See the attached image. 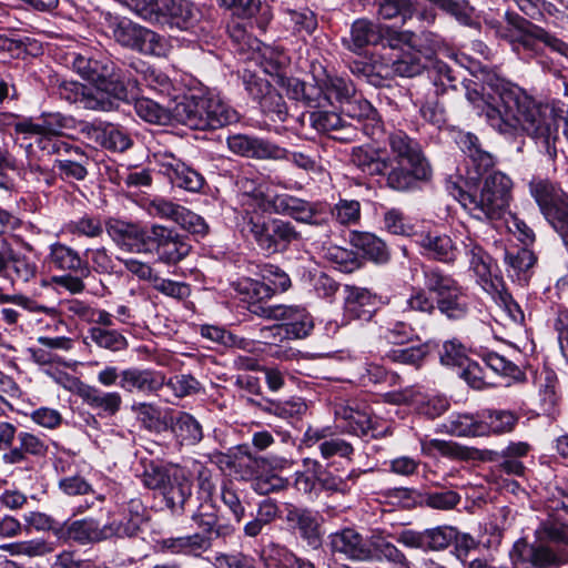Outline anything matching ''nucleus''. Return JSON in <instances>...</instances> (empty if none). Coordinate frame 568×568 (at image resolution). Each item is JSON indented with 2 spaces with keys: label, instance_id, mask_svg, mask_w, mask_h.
Returning a JSON list of instances; mask_svg holds the SVG:
<instances>
[{
  "label": "nucleus",
  "instance_id": "f257e3e1",
  "mask_svg": "<svg viewBox=\"0 0 568 568\" xmlns=\"http://www.w3.org/2000/svg\"><path fill=\"white\" fill-rule=\"evenodd\" d=\"M568 140V118L562 109L535 102L518 85L499 79V132L526 131L539 140L547 154L557 156L559 128Z\"/></svg>",
  "mask_w": 568,
  "mask_h": 568
},
{
  "label": "nucleus",
  "instance_id": "f03ea898",
  "mask_svg": "<svg viewBox=\"0 0 568 568\" xmlns=\"http://www.w3.org/2000/svg\"><path fill=\"white\" fill-rule=\"evenodd\" d=\"M173 118L192 130H216L239 121V113L219 95H187L179 101Z\"/></svg>",
  "mask_w": 568,
  "mask_h": 568
},
{
  "label": "nucleus",
  "instance_id": "7ed1b4c3",
  "mask_svg": "<svg viewBox=\"0 0 568 568\" xmlns=\"http://www.w3.org/2000/svg\"><path fill=\"white\" fill-rule=\"evenodd\" d=\"M142 481L145 487L159 490L165 506L173 515H182L192 497V480L185 468L174 464L151 462L144 468Z\"/></svg>",
  "mask_w": 568,
  "mask_h": 568
},
{
  "label": "nucleus",
  "instance_id": "20e7f679",
  "mask_svg": "<svg viewBox=\"0 0 568 568\" xmlns=\"http://www.w3.org/2000/svg\"><path fill=\"white\" fill-rule=\"evenodd\" d=\"M109 28L112 38L122 47L143 54L165 57L170 52L169 40L129 19H114Z\"/></svg>",
  "mask_w": 568,
  "mask_h": 568
},
{
  "label": "nucleus",
  "instance_id": "39448f33",
  "mask_svg": "<svg viewBox=\"0 0 568 568\" xmlns=\"http://www.w3.org/2000/svg\"><path fill=\"white\" fill-rule=\"evenodd\" d=\"M506 20L514 30L499 33V38L507 41L514 51L518 52L520 47L526 50H534L536 41H541L554 51L568 58V44L541 27L534 24L510 10L506 12Z\"/></svg>",
  "mask_w": 568,
  "mask_h": 568
},
{
  "label": "nucleus",
  "instance_id": "423d86ee",
  "mask_svg": "<svg viewBox=\"0 0 568 568\" xmlns=\"http://www.w3.org/2000/svg\"><path fill=\"white\" fill-rule=\"evenodd\" d=\"M85 88L82 108L98 112H110L119 108L120 102L129 101L130 94L125 77L121 70L92 82Z\"/></svg>",
  "mask_w": 568,
  "mask_h": 568
},
{
  "label": "nucleus",
  "instance_id": "0eeeda50",
  "mask_svg": "<svg viewBox=\"0 0 568 568\" xmlns=\"http://www.w3.org/2000/svg\"><path fill=\"white\" fill-rule=\"evenodd\" d=\"M426 288L436 294L439 311L448 318H460L467 312V301L455 280L438 268L423 270Z\"/></svg>",
  "mask_w": 568,
  "mask_h": 568
},
{
  "label": "nucleus",
  "instance_id": "6e6552de",
  "mask_svg": "<svg viewBox=\"0 0 568 568\" xmlns=\"http://www.w3.org/2000/svg\"><path fill=\"white\" fill-rule=\"evenodd\" d=\"M250 232L258 247L267 254L284 252L293 242L301 240V233L291 222L278 219L251 221Z\"/></svg>",
  "mask_w": 568,
  "mask_h": 568
},
{
  "label": "nucleus",
  "instance_id": "1a4fd4ad",
  "mask_svg": "<svg viewBox=\"0 0 568 568\" xmlns=\"http://www.w3.org/2000/svg\"><path fill=\"white\" fill-rule=\"evenodd\" d=\"M387 36L388 45L396 48L399 44L416 47V36L410 31H393L367 19H358L352 24L351 40L353 50H361L366 45H375Z\"/></svg>",
  "mask_w": 568,
  "mask_h": 568
},
{
  "label": "nucleus",
  "instance_id": "9d476101",
  "mask_svg": "<svg viewBox=\"0 0 568 568\" xmlns=\"http://www.w3.org/2000/svg\"><path fill=\"white\" fill-rule=\"evenodd\" d=\"M476 171L480 179H483V186L478 196H475L474 202L476 209L490 221H494L497 215V196H496V170L494 169V158L490 153L484 150H477L471 159Z\"/></svg>",
  "mask_w": 568,
  "mask_h": 568
},
{
  "label": "nucleus",
  "instance_id": "9b49d317",
  "mask_svg": "<svg viewBox=\"0 0 568 568\" xmlns=\"http://www.w3.org/2000/svg\"><path fill=\"white\" fill-rule=\"evenodd\" d=\"M243 83L247 93L260 102L261 110L274 122H285L288 109L283 97L270 83L255 74L245 72Z\"/></svg>",
  "mask_w": 568,
  "mask_h": 568
},
{
  "label": "nucleus",
  "instance_id": "f8f14e48",
  "mask_svg": "<svg viewBox=\"0 0 568 568\" xmlns=\"http://www.w3.org/2000/svg\"><path fill=\"white\" fill-rule=\"evenodd\" d=\"M272 205L275 213L287 215L300 223L323 225L328 221L326 206L318 202H308L290 194H277L273 197Z\"/></svg>",
  "mask_w": 568,
  "mask_h": 568
},
{
  "label": "nucleus",
  "instance_id": "ddd939ff",
  "mask_svg": "<svg viewBox=\"0 0 568 568\" xmlns=\"http://www.w3.org/2000/svg\"><path fill=\"white\" fill-rule=\"evenodd\" d=\"M150 236V252L155 251L159 261L165 264H176L190 253V244L174 230L153 225Z\"/></svg>",
  "mask_w": 568,
  "mask_h": 568
},
{
  "label": "nucleus",
  "instance_id": "4468645a",
  "mask_svg": "<svg viewBox=\"0 0 568 568\" xmlns=\"http://www.w3.org/2000/svg\"><path fill=\"white\" fill-rule=\"evenodd\" d=\"M226 143L234 154L255 160L283 161L288 155L285 148L268 140L246 134L229 136Z\"/></svg>",
  "mask_w": 568,
  "mask_h": 568
},
{
  "label": "nucleus",
  "instance_id": "2eb2a0df",
  "mask_svg": "<svg viewBox=\"0 0 568 568\" xmlns=\"http://www.w3.org/2000/svg\"><path fill=\"white\" fill-rule=\"evenodd\" d=\"M108 235L122 248L134 253L150 252V229L119 219H109L105 223Z\"/></svg>",
  "mask_w": 568,
  "mask_h": 568
},
{
  "label": "nucleus",
  "instance_id": "dca6fc26",
  "mask_svg": "<svg viewBox=\"0 0 568 568\" xmlns=\"http://www.w3.org/2000/svg\"><path fill=\"white\" fill-rule=\"evenodd\" d=\"M166 384L162 372L151 368L128 367L122 369L119 387L126 393H136L145 396L158 395Z\"/></svg>",
  "mask_w": 568,
  "mask_h": 568
},
{
  "label": "nucleus",
  "instance_id": "f3484780",
  "mask_svg": "<svg viewBox=\"0 0 568 568\" xmlns=\"http://www.w3.org/2000/svg\"><path fill=\"white\" fill-rule=\"evenodd\" d=\"M388 144L395 163H406L415 166V172L419 175H430L429 165L422 153L418 142L410 139L405 132L397 131L389 135Z\"/></svg>",
  "mask_w": 568,
  "mask_h": 568
},
{
  "label": "nucleus",
  "instance_id": "a211bd4d",
  "mask_svg": "<svg viewBox=\"0 0 568 568\" xmlns=\"http://www.w3.org/2000/svg\"><path fill=\"white\" fill-rule=\"evenodd\" d=\"M507 346V352H499V388H521L527 383V375L523 366L520 351L499 338Z\"/></svg>",
  "mask_w": 568,
  "mask_h": 568
},
{
  "label": "nucleus",
  "instance_id": "6ab92c4d",
  "mask_svg": "<svg viewBox=\"0 0 568 568\" xmlns=\"http://www.w3.org/2000/svg\"><path fill=\"white\" fill-rule=\"evenodd\" d=\"M511 180L499 172V221L504 220L507 232L514 234L524 245H527L534 241L532 231L510 211H505L511 200Z\"/></svg>",
  "mask_w": 568,
  "mask_h": 568
},
{
  "label": "nucleus",
  "instance_id": "aec40b11",
  "mask_svg": "<svg viewBox=\"0 0 568 568\" xmlns=\"http://www.w3.org/2000/svg\"><path fill=\"white\" fill-rule=\"evenodd\" d=\"M164 17L165 24L171 28L175 27L194 33L197 29L201 31L205 29L201 26V10L187 0H166Z\"/></svg>",
  "mask_w": 568,
  "mask_h": 568
},
{
  "label": "nucleus",
  "instance_id": "412c9836",
  "mask_svg": "<svg viewBox=\"0 0 568 568\" xmlns=\"http://www.w3.org/2000/svg\"><path fill=\"white\" fill-rule=\"evenodd\" d=\"M329 546L333 552L344 555L352 560H369L373 557L368 544L362 535L352 528H345L329 536Z\"/></svg>",
  "mask_w": 568,
  "mask_h": 568
},
{
  "label": "nucleus",
  "instance_id": "4be33fe9",
  "mask_svg": "<svg viewBox=\"0 0 568 568\" xmlns=\"http://www.w3.org/2000/svg\"><path fill=\"white\" fill-rule=\"evenodd\" d=\"M78 395L90 408L99 410L100 416L116 415L123 402L119 392H104L84 383H80Z\"/></svg>",
  "mask_w": 568,
  "mask_h": 568
},
{
  "label": "nucleus",
  "instance_id": "5701e85b",
  "mask_svg": "<svg viewBox=\"0 0 568 568\" xmlns=\"http://www.w3.org/2000/svg\"><path fill=\"white\" fill-rule=\"evenodd\" d=\"M344 300L345 316L351 320L368 322L376 312L377 300L368 290L346 286Z\"/></svg>",
  "mask_w": 568,
  "mask_h": 568
},
{
  "label": "nucleus",
  "instance_id": "b1692460",
  "mask_svg": "<svg viewBox=\"0 0 568 568\" xmlns=\"http://www.w3.org/2000/svg\"><path fill=\"white\" fill-rule=\"evenodd\" d=\"M497 417L493 413L475 418L471 415L463 414L450 418L447 424L448 432L454 436H485L496 432L495 423Z\"/></svg>",
  "mask_w": 568,
  "mask_h": 568
},
{
  "label": "nucleus",
  "instance_id": "393cba45",
  "mask_svg": "<svg viewBox=\"0 0 568 568\" xmlns=\"http://www.w3.org/2000/svg\"><path fill=\"white\" fill-rule=\"evenodd\" d=\"M162 169L171 183L180 189L199 192L203 187L204 178L202 174L173 155L166 158L165 162L162 163Z\"/></svg>",
  "mask_w": 568,
  "mask_h": 568
},
{
  "label": "nucleus",
  "instance_id": "a878e982",
  "mask_svg": "<svg viewBox=\"0 0 568 568\" xmlns=\"http://www.w3.org/2000/svg\"><path fill=\"white\" fill-rule=\"evenodd\" d=\"M286 520L300 532L306 544L316 549L322 544V534L317 516L310 509L290 507L286 511Z\"/></svg>",
  "mask_w": 568,
  "mask_h": 568
},
{
  "label": "nucleus",
  "instance_id": "bb28decb",
  "mask_svg": "<svg viewBox=\"0 0 568 568\" xmlns=\"http://www.w3.org/2000/svg\"><path fill=\"white\" fill-rule=\"evenodd\" d=\"M417 243L423 250V254L429 258L445 263L456 258V247L448 235L435 232L422 233Z\"/></svg>",
  "mask_w": 568,
  "mask_h": 568
},
{
  "label": "nucleus",
  "instance_id": "cd10ccee",
  "mask_svg": "<svg viewBox=\"0 0 568 568\" xmlns=\"http://www.w3.org/2000/svg\"><path fill=\"white\" fill-rule=\"evenodd\" d=\"M408 315L403 313L402 318L396 317V312L387 311L381 315L379 336L393 344H404L414 336L412 326L407 323Z\"/></svg>",
  "mask_w": 568,
  "mask_h": 568
},
{
  "label": "nucleus",
  "instance_id": "c85d7f7f",
  "mask_svg": "<svg viewBox=\"0 0 568 568\" xmlns=\"http://www.w3.org/2000/svg\"><path fill=\"white\" fill-rule=\"evenodd\" d=\"M49 261L57 268L69 271L81 276H89L90 268L85 261H83L79 253L72 247L62 244L53 243L50 246Z\"/></svg>",
  "mask_w": 568,
  "mask_h": 568
},
{
  "label": "nucleus",
  "instance_id": "c756f323",
  "mask_svg": "<svg viewBox=\"0 0 568 568\" xmlns=\"http://www.w3.org/2000/svg\"><path fill=\"white\" fill-rule=\"evenodd\" d=\"M72 68L83 79L93 82L105 78L120 69L108 58L92 59L82 54H73Z\"/></svg>",
  "mask_w": 568,
  "mask_h": 568
},
{
  "label": "nucleus",
  "instance_id": "7c9ffc66",
  "mask_svg": "<svg viewBox=\"0 0 568 568\" xmlns=\"http://www.w3.org/2000/svg\"><path fill=\"white\" fill-rule=\"evenodd\" d=\"M338 427L356 436H368L373 432L371 415L349 406H341L336 409Z\"/></svg>",
  "mask_w": 568,
  "mask_h": 568
},
{
  "label": "nucleus",
  "instance_id": "2f4dec72",
  "mask_svg": "<svg viewBox=\"0 0 568 568\" xmlns=\"http://www.w3.org/2000/svg\"><path fill=\"white\" fill-rule=\"evenodd\" d=\"M171 428L181 445L194 446L203 439L202 425L189 413L180 412L172 417Z\"/></svg>",
  "mask_w": 568,
  "mask_h": 568
},
{
  "label": "nucleus",
  "instance_id": "473e14b6",
  "mask_svg": "<svg viewBox=\"0 0 568 568\" xmlns=\"http://www.w3.org/2000/svg\"><path fill=\"white\" fill-rule=\"evenodd\" d=\"M469 253L470 265L477 275L478 284L495 301L497 288L491 274V256L478 245H471Z\"/></svg>",
  "mask_w": 568,
  "mask_h": 568
},
{
  "label": "nucleus",
  "instance_id": "72a5a7b5",
  "mask_svg": "<svg viewBox=\"0 0 568 568\" xmlns=\"http://www.w3.org/2000/svg\"><path fill=\"white\" fill-rule=\"evenodd\" d=\"M67 155H69L68 159L55 161V168L60 176L67 181H83L88 175L90 158L78 146H72Z\"/></svg>",
  "mask_w": 568,
  "mask_h": 568
},
{
  "label": "nucleus",
  "instance_id": "f704fd0d",
  "mask_svg": "<svg viewBox=\"0 0 568 568\" xmlns=\"http://www.w3.org/2000/svg\"><path fill=\"white\" fill-rule=\"evenodd\" d=\"M351 244L375 263H385L389 255L383 240L368 232H352Z\"/></svg>",
  "mask_w": 568,
  "mask_h": 568
},
{
  "label": "nucleus",
  "instance_id": "c9c22d12",
  "mask_svg": "<svg viewBox=\"0 0 568 568\" xmlns=\"http://www.w3.org/2000/svg\"><path fill=\"white\" fill-rule=\"evenodd\" d=\"M351 156L352 163L369 175L384 174L389 166V160L383 159L381 151L374 148H354Z\"/></svg>",
  "mask_w": 568,
  "mask_h": 568
},
{
  "label": "nucleus",
  "instance_id": "e433bc0d",
  "mask_svg": "<svg viewBox=\"0 0 568 568\" xmlns=\"http://www.w3.org/2000/svg\"><path fill=\"white\" fill-rule=\"evenodd\" d=\"M163 547L172 554L199 557L211 547V539L202 534H193L164 539Z\"/></svg>",
  "mask_w": 568,
  "mask_h": 568
},
{
  "label": "nucleus",
  "instance_id": "4c0bfd02",
  "mask_svg": "<svg viewBox=\"0 0 568 568\" xmlns=\"http://www.w3.org/2000/svg\"><path fill=\"white\" fill-rule=\"evenodd\" d=\"M344 113L357 122H364L363 131L373 134V130L379 123L376 109L365 99H353L345 102Z\"/></svg>",
  "mask_w": 568,
  "mask_h": 568
},
{
  "label": "nucleus",
  "instance_id": "58836bf2",
  "mask_svg": "<svg viewBox=\"0 0 568 568\" xmlns=\"http://www.w3.org/2000/svg\"><path fill=\"white\" fill-rule=\"evenodd\" d=\"M296 122L302 129H305L307 123L308 128L315 132L331 136L334 130L342 125V118L335 112L312 111L301 114L296 118Z\"/></svg>",
  "mask_w": 568,
  "mask_h": 568
},
{
  "label": "nucleus",
  "instance_id": "ea45409f",
  "mask_svg": "<svg viewBox=\"0 0 568 568\" xmlns=\"http://www.w3.org/2000/svg\"><path fill=\"white\" fill-rule=\"evenodd\" d=\"M68 118L60 113L44 115L40 121L21 120L14 124L17 133H51L61 135V131L68 126Z\"/></svg>",
  "mask_w": 568,
  "mask_h": 568
},
{
  "label": "nucleus",
  "instance_id": "a19ab883",
  "mask_svg": "<svg viewBox=\"0 0 568 568\" xmlns=\"http://www.w3.org/2000/svg\"><path fill=\"white\" fill-rule=\"evenodd\" d=\"M528 559L535 568H557L568 562V551L565 548L555 550L540 541L529 547Z\"/></svg>",
  "mask_w": 568,
  "mask_h": 568
},
{
  "label": "nucleus",
  "instance_id": "79ce46f5",
  "mask_svg": "<svg viewBox=\"0 0 568 568\" xmlns=\"http://www.w3.org/2000/svg\"><path fill=\"white\" fill-rule=\"evenodd\" d=\"M69 539L81 545L100 542L103 540V530L99 521L93 518H83L72 521L65 529Z\"/></svg>",
  "mask_w": 568,
  "mask_h": 568
},
{
  "label": "nucleus",
  "instance_id": "37998d69",
  "mask_svg": "<svg viewBox=\"0 0 568 568\" xmlns=\"http://www.w3.org/2000/svg\"><path fill=\"white\" fill-rule=\"evenodd\" d=\"M529 450V445L525 442L510 443L499 456V470L509 475H524L525 466L520 460Z\"/></svg>",
  "mask_w": 568,
  "mask_h": 568
},
{
  "label": "nucleus",
  "instance_id": "c03bdc74",
  "mask_svg": "<svg viewBox=\"0 0 568 568\" xmlns=\"http://www.w3.org/2000/svg\"><path fill=\"white\" fill-rule=\"evenodd\" d=\"M390 171L387 174V184L389 187L397 191L408 190L417 180H425L429 175H419L415 171V166L407 165L406 163H396L392 165L389 161Z\"/></svg>",
  "mask_w": 568,
  "mask_h": 568
},
{
  "label": "nucleus",
  "instance_id": "a18cd8bd",
  "mask_svg": "<svg viewBox=\"0 0 568 568\" xmlns=\"http://www.w3.org/2000/svg\"><path fill=\"white\" fill-rule=\"evenodd\" d=\"M134 110L142 120L154 123L165 124L170 120V112L166 108L149 98H133Z\"/></svg>",
  "mask_w": 568,
  "mask_h": 568
},
{
  "label": "nucleus",
  "instance_id": "49530a36",
  "mask_svg": "<svg viewBox=\"0 0 568 568\" xmlns=\"http://www.w3.org/2000/svg\"><path fill=\"white\" fill-rule=\"evenodd\" d=\"M322 81L324 98L329 103L334 101L345 103L354 93L353 84L344 78L326 74Z\"/></svg>",
  "mask_w": 568,
  "mask_h": 568
},
{
  "label": "nucleus",
  "instance_id": "de8ad7c7",
  "mask_svg": "<svg viewBox=\"0 0 568 568\" xmlns=\"http://www.w3.org/2000/svg\"><path fill=\"white\" fill-rule=\"evenodd\" d=\"M536 536L539 541H551L555 544L568 545V524L560 521L554 516L540 523L536 529Z\"/></svg>",
  "mask_w": 568,
  "mask_h": 568
},
{
  "label": "nucleus",
  "instance_id": "09e8293b",
  "mask_svg": "<svg viewBox=\"0 0 568 568\" xmlns=\"http://www.w3.org/2000/svg\"><path fill=\"white\" fill-rule=\"evenodd\" d=\"M166 0H131L129 7L143 20L165 24Z\"/></svg>",
  "mask_w": 568,
  "mask_h": 568
},
{
  "label": "nucleus",
  "instance_id": "8fccbe9b",
  "mask_svg": "<svg viewBox=\"0 0 568 568\" xmlns=\"http://www.w3.org/2000/svg\"><path fill=\"white\" fill-rule=\"evenodd\" d=\"M416 7L412 0H382L378 14L385 20L399 19L402 23L412 19Z\"/></svg>",
  "mask_w": 568,
  "mask_h": 568
},
{
  "label": "nucleus",
  "instance_id": "3c124183",
  "mask_svg": "<svg viewBox=\"0 0 568 568\" xmlns=\"http://www.w3.org/2000/svg\"><path fill=\"white\" fill-rule=\"evenodd\" d=\"M0 550L9 552L11 556H27L32 558L50 554L52 547L42 539H31L0 545Z\"/></svg>",
  "mask_w": 568,
  "mask_h": 568
},
{
  "label": "nucleus",
  "instance_id": "603ef678",
  "mask_svg": "<svg viewBox=\"0 0 568 568\" xmlns=\"http://www.w3.org/2000/svg\"><path fill=\"white\" fill-rule=\"evenodd\" d=\"M97 140L103 148L116 152H124L132 144L130 135L123 129L113 124L105 125L98 133Z\"/></svg>",
  "mask_w": 568,
  "mask_h": 568
},
{
  "label": "nucleus",
  "instance_id": "864d4df0",
  "mask_svg": "<svg viewBox=\"0 0 568 568\" xmlns=\"http://www.w3.org/2000/svg\"><path fill=\"white\" fill-rule=\"evenodd\" d=\"M261 67L264 72L271 75L281 77L290 65L288 54L277 47H265L261 52Z\"/></svg>",
  "mask_w": 568,
  "mask_h": 568
},
{
  "label": "nucleus",
  "instance_id": "5fc2aeb1",
  "mask_svg": "<svg viewBox=\"0 0 568 568\" xmlns=\"http://www.w3.org/2000/svg\"><path fill=\"white\" fill-rule=\"evenodd\" d=\"M89 336L97 346L111 352H120L128 346L126 338L115 329L95 326L89 329Z\"/></svg>",
  "mask_w": 568,
  "mask_h": 568
},
{
  "label": "nucleus",
  "instance_id": "6e6d98bb",
  "mask_svg": "<svg viewBox=\"0 0 568 568\" xmlns=\"http://www.w3.org/2000/svg\"><path fill=\"white\" fill-rule=\"evenodd\" d=\"M368 546L371 549L373 548L381 558L387 561L403 566L407 565L405 555L394 544L388 541L381 531H373Z\"/></svg>",
  "mask_w": 568,
  "mask_h": 568
},
{
  "label": "nucleus",
  "instance_id": "4d7b16f0",
  "mask_svg": "<svg viewBox=\"0 0 568 568\" xmlns=\"http://www.w3.org/2000/svg\"><path fill=\"white\" fill-rule=\"evenodd\" d=\"M257 406L261 410L273 414L282 419H290L300 415L306 408L301 398H293L285 402L266 400L265 403H258Z\"/></svg>",
  "mask_w": 568,
  "mask_h": 568
},
{
  "label": "nucleus",
  "instance_id": "13d9d810",
  "mask_svg": "<svg viewBox=\"0 0 568 568\" xmlns=\"http://www.w3.org/2000/svg\"><path fill=\"white\" fill-rule=\"evenodd\" d=\"M28 138L34 139V144L44 155L67 154L73 145L63 141L60 135L51 133H24Z\"/></svg>",
  "mask_w": 568,
  "mask_h": 568
},
{
  "label": "nucleus",
  "instance_id": "bf43d9fd",
  "mask_svg": "<svg viewBox=\"0 0 568 568\" xmlns=\"http://www.w3.org/2000/svg\"><path fill=\"white\" fill-rule=\"evenodd\" d=\"M236 291L251 301V303L262 302L274 295V288L270 284L248 277L242 278L236 283Z\"/></svg>",
  "mask_w": 568,
  "mask_h": 568
},
{
  "label": "nucleus",
  "instance_id": "052dcab7",
  "mask_svg": "<svg viewBox=\"0 0 568 568\" xmlns=\"http://www.w3.org/2000/svg\"><path fill=\"white\" fill-rule=\"evenodd\" d=\"M392 72L395 75L413 78L422 73L425 64L418 52H404L392 63Z\"/></svg>",
  "mask_w": 568,
  "mask_h": 568
},
{
  "label": "nucleus",
  "instance_id": "680f3d73",
  "mask_svg": "<svg viewBox=\"0 0 568 568\" xmlns=\"http://www.w3.org/2000/svg\"><path fill=\"white\" fill-rule=\"evenodd\" d=\"M292 322L286 323L284 328L285 336L288 338H304L310 335L314 328V322L310 313L298 306L293 313Z\"/></svg>",
  "mask_w": 568,
  "mask_h": 568
},
{
  "label": "nucleus",
  "instance_id": "e2e57ef3",
  "mask_svg": "<svg viewBox=\"0 0 568 568\" xmlns=\"http://www.w3.org/2000/svg\"><path fill=\"white\" fill-rule=\"evenodd\" d=\"M293 555L285 546L270 542L263 547L260 557L266 568H287Z\"/></svg>",
  "mask_w": 568,
  "mask_h": 568
},
{
  "label": "nucleus",
  "instance_id": "0e129e2a",
  "mask_svg": "<svg viewBox=\"0 0 568 568\" xmlns=\"http://www.w3.org/2000/svg\"><path fill=\"white\" fill-rule=\"evenodd\" d=\"M135 83L145 85L161 94H168L172 88L170 78L162 71L151 67H146L139 71V78L135 80Z\"/></svg>",
  "mask_w": 568,
  "mask_h": 568
},
{
  "label": "nucleus",
  "instance_id": "69168bd1",
  "mask_svg": "<svg viewBox=\"0 0 568 568\" xmlns=\"http://www.w3.org/2000/svg\"><path fill=\"white\" fill-rule=\"evenodd\" d=\"M139 529L140 526L138 518L123 517L122 519L119 520L113 519L112 521L102 526L103 540H106L112 537L131 538L138 534Z\"/></svg>",
  "mask_w": 568,
  "mask_h": 568
},
{
  "label": "nucleus",
  "instance_id": "338daca9",
  "mask_svg": "<svg viewBox=\"0 0 568 568\" xmlns=\"http://www.w3.org/2000/svg\"><path fill=\"white\" fill-rule=\"evenodd\" d=\"M287 19L292 23V28L296 33H305L311 36L317 28V19L315 13L310 9L287 10Z\"/></svg>",
  "mask_w": 568,
  "mask_h": 568
},
{
  "label": "nucleus",
  "instance_id": "774afa93",
  "mask_svg": "<svg viewBox=\"0 0 568 568\" xmlns=\"http://www.w3.org/2000/svg\"><path fill=\"white\" fill-rule=\"evenodd\" d=\"M216 568H255L253 557L241 551L221 552L214 557Z\"/></svg>",
  "mask_w": 568,
  "mask_h": 568
}]
</instances>
